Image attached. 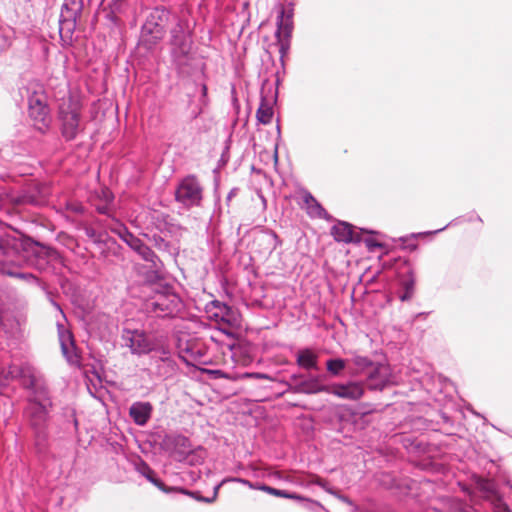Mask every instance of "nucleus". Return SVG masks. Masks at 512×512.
Here are the masks:
<instances>
[{
	"instance_id": "nucleus-1",
	"label": "nucleus",
	"mask_w": 512,
	"mask_h": 512,
	"mask_svg": "<svg viewBox=\"0 0 512 512\" xmlns=\"http://www.w3.org/2000/svg\"><path fill=\"white\" fill-rule=\"evenodd\" d=\"M52 401L49 394L39 392L36 398H28L26 414L33 433L34 450L41 460L50 458V410Z\"/></svg>"
},
{
	"instance_id": "nucleus-2",
	"label": "nucleus",
	"mask_w": 512,
	"mask_h": 512,
	"mask_svg": "<svg viewBox=\"0 0 512 512\" xmlns=\"http://www.w3.org/2000/svg\"><path fill=\"white\" fill-rule=\"evenodd\" d=\"M177 22H183V20L165 6L147 8L143 12V21L137 43L139 49H143L147 53L153 52L163 41L167 31H170L171 27L176 25Z\"/></svg>"
},
{
	"instance_id": "nucleus-3",
	"label": "nucleus",
	"mask_w": 512,
	"mask_h": 512,
	"mask_svg": "<svg viewBox=\"0 0 512 512\" xmlns=\"http://www.w3.org/2000/svg\"><path fill=\"white\" fill-rule=\"evenodd\" d=\"M145 290L151 293L143 303L144 311L153 317L174 318L183 308L180 296L174 292L170 285H156L155 282H148Z\"/></svg>"
},
{
	"instance_id": "nucleus-4",
	"label": "nucleus",
	"mask_w": 512,
	"mask_h": 512,
	"mask_svg": "<svg viewBox=\"0 0 512 512\" xmlns=\"http://www.w3.org/2000/svg\"><path fill=\"white\" fill-rule=\"evenodd\" d=\"M192 44L191 35L186 30L184 21L177 22L176 25L171 27L169 39L170 58L172 65L179 75L187 74L191 68L193 61Z\"/></svg>"
},
{
	"instance_id": "nucleus-5",
	"label": "nucleus",
	"mask_w": 512,
	"mask_h": 512,
	"mask_svg": "<svg viewBox=\"0 0 512 512\" xmlns=\"http://www.w3.org/2000/svg\"><path fill=\"white\" fill-rule=\"evenodd\" d=\"M0 253L3 255V259L0 261L4 266V274L22 279L29 283L40 285L39 279L34 274L21 272L17 267L9 266V264H19L24 258L27 257V252L23 251L22 241L8 234L1 236Z\"/></svg>"
},
{
	"instance_id": "nucleus-6",
	"label": "nucleus",
	"mask_w": 512,
	"mask_h": 512,
	"mask_svg": "<svg viewBox=\"0 0 512 512\" xmlns=\"http://www.w3.org/2000/svg\"><path fill=\"white\" fill-rule=\"evenodd\" d=\"M58 120L62 137L66 141L76 139L78 134L83 131L80 102L73 97L64 100L58 108Z\"/></svg>"
},
{
	"instance_id": "nucleus-7",
	"label": "nucleus",
	"mask_w": 512,
	"mask_h": 512,
	"mask_svg": "<svg viewBox=\"0 0 512 512\" xmlns=\"http://www.w3.org/2000/svg\"><path fill=\"white\" fill-rule=\"evenodd\" d=\"M83 10V0H64L59 17V36L62 46H71L74 41V33L77 20Z\"/></svg>"
},
{
	"instance_id": "nucleus-8",
	"label": "nucleus",
	"mask_w": 512,
	"mask_h": 512,
	"mask_svg": "<svg viewBox=\"0 0 512 512\" xmlns=\"http://www.w3.org/2000/svg\"><path fill=\"white\" fill-rule=\"evenodd\" d=\"M174 198L186 209L200 207L204 198V188L194 174H189L179 180Z\"/></svg>"
},
{
	"instance_id": "nucleus-9",
	"label": "nucleus",
	"mask_w": 512,
	"mask_h": 512,
	"mask_svg": "<svg viewBox=\"0 0 512 512\" xmlns=\"http://www.w3.org/2000/svg\"><path fill=\"white\" fill-rule=\"evenodd\" d=\"M28 93V112L33 126L40 133L45 134L51 125L52 119L47 104V97L42 90L30 91Z\"/></svg>"
},
{
	"instance_id": "nucleus-10",
	"label": "nucleus",
	"mask_w": 512,
	"mask_h": 512,
	"mask_svg": "<svg viewBox=\"0 0 512 512\" xmlns=\"http://www.w3.org/2000/svg\"><path fill=\"white\" fill-rule=\"evenodd\" d=\"M122 345L135 355H145L155 349V344L145 331L124 327L121 332Z\"/></svg>"
},
{
	"instance_id": "nucleus-11",
	"label": "nucleus",
	"mask_w": 512,
	"mask_h": 512,
	"mask_svg": "<svg viewBox=\"0 0 512 512\" xmlns=\"http://www.w3.org/2000/svg\"><path fill=\"white\" fill-rule=\"evenodd\" d=\"M51 194V187L47 183L39 182L37 180H30L19 191L15 198L18 204H31L43 205L49 195Z\"/></svg>"
},
{
	"instance_id": "nucleus-12",
	"label": "nucleus",
	"mask_w": 512,
	"mask_h": 512,
	"mask_svg": "<svg viewBox=\"0 0 512 512\" xmlns=\"http://www.w3.org/2000/svg\"><path fill=\"white\" fill-rule=\"evenodd\" d=\"M14 373H16V380L19 384L30 392L29 398H36L40 391L43 394H49L47 388L38 382L34 369L30 365H17V368H14Z\"/></svg>"
},
{
	"instance_id": "nucleus-13",
	"label": "nucleus",
	"mask_w": 512,
	"mask_h": 512,
	"mask_svg": "<svg viewBox=\"0 0 512 512\" xmlns=\"http://www.w3.org/2000/svg\"><path fill=\"white\" fill-rule=\"evenodd\" d=\"M167 451L178 461L185 460L193 451L190 439L182 434H168L163 439Z\"/></svg>"
},
{
	"instance_id": "nucleus-14",
	"label": "nucleus",
	"mask_w": 512,
	"mask_h": 512,
	"mask_svg": "<svg viewBox=\"0 0 512 512\" xmlns=\"http://www.w3.org/2000/svg\"><path fill=\"white\" fill-rule=\"evenodd\" d=\"M319 391H325L339 398L347 400H359L364 394V385L361 382L349 381L345 384H333L323 386Z\"/></svg>"
},
{
	"instance_id": "nucleus-15",
	"label": "nucleus",
	"mask_w": 512,
	"mask_h": 512,
	"mask_svg": "<svg viewBox=\"0 0 512 512\" xmlns=\"http://www.w3.org/2000/svg\"><path fill=\"white\" fill-rule=\"evenodd\" d=\"M366 381L369 389L382 390L392 383L390 367L386 364L376 363L372 370L368 371Z\"/></svg>"
},
{
	"instance_id": "nucleus-16",
	"label": "nucleus",
	"mask_w": 512,
	"mask_h": 512,
	"mask_svg": "<svg viewBox=\"0 0 512 512\" xmlns=\"http://www.w3.org/2000/svg\"><path fill=\"white\" fill-rule=\"evenodd\" d=\"M141 259L150 264V271L147 274V282H156L162 277L164 264L158 255L147 245H144L136 252Z\"/></svg>"
},
{
	"instance_id": "nucleus-17",
	"label": "nucleus",
	"mask_w": 512,
	"mask_h": 512,
	"mask_svg": "<svg viewBox=\"0 0 512 512\" xmlns=\"http://www.w3.org/2000/svg\"><path fill=\"white\" fill-rule=\"evenodd\" d=\"M40 248L39 251L34 252L29 259V264L34 266L39 271H46L51 261H56L59 258V253L56 249L44 246L39 242H33Z\"/></svg>"
},
{
	"instance_id": "nucleus-18",
	"label": "nucleus",
	"mask_w": 512,
	"mask_h": 512,
	"mask_svg": "<svg viewBox=\"0 0 512 512\" xmlns=\"http://www.w3.org/2000/svg\"><path fill=\"white\" fill-rule=\"evenodd\" d=\"M58 336L63 356L70 364L78 362V356L75 353V344L72 333L67 330L63 323L57 321Z\"/></svg>"
},
{
	"instance_id": "nucleus-19",
	"label": "nucleus",
	"mask_w": 512,
	"mask_h": 512,
	"mask_svg": "<svg viewBox=\"0 0 512 512\" xmlns=\"http://www.w3.org/2000/svg\"><path fill=\"white\" fill-rule=\"evenodd\" d=\"M153 406L148 401L133 402L129 408V416L137 426H145L150 421Z\"/></svg>"
},
{
	"instance_id": "nucleus-20",
	"label": "nucleus",
	"mask_w": 512,
	"mask_h": 512,
	"mask_svg": "<svg viewBox=\"0 0 512 512\" xmlns=\"http://www.w3.org/2000/svg\"><path fill=\"white\" fill-rule=\"evenodd\" d=\"M298 204L305 209L310 217L328 219V214L321 204L308 191L300 192Z\"/></svg>"
},
{
	"instance_id": "nucleus-21",
	"label": "nucleus",
	"mask_w": 512,
	"mask_h": 512,
	"mask_svg": "<svg viewBox=\"0 0 512 512\" xmlns=\"http://www.w3.org/2000/svg\"><path fill=\"white\" fill-rule=\"evenodd\" d=\"M277 30L275 37L279 44V53L282 64L285 65L286 58L288 57V17L285 19V11L282 9L277 21Z\"/></svg>"
},
{
	"instance_id": "nucleus-22",
	"label": "nucleus",
	"mask_w": 512,
	"mask_h": 512,
	"mask_svg": "<svg viewBox=\"0 0 512 512\" xmlns=\"http://www.w3.org/2000/svg\"><path fill=\"white\" fill-rule=\"evenodd\" d=\"M210 305L215 309V311L213 312L212 309H210L209 312L211 313V317L216 321L230 324L234 320V310L228 304L218 300H213Z\"/></svg>"
},
{
	"instance_id": "nucleus-23",
	"label": "nucleus",
	"mask_w": 512,
	"mask_h": 512,
	"mask_svg": "<svg viewBox=\"0 0 512 512\" xmlns=\"http://www.w3.org/2000/svg\"><path fill=\"white\" fill-rule=\"evenodd\" d=\"M136 470L150 483H152L154 486H156L159 490L163 491L164 493H170L176 490L175 488L167 487L159 478H157L154 470L146 462L141 460L136 465Z\"/></svg>"
},
{
	"instance_id": "nucleus-24",
	"label": "nucleus",
	"mask_w": 512,
	"mask_h": 512,
	"mask_svg": "<svg viewBox=\"0 0 512 512\" xmlns=\"http://www.w3.org/2000/svg\"><path fill=\"white\" fill-rule=\"evenodd\" d=\"M331 234L338 242H351L355 240L352 226L347 222H338L332 227Z\"/></svg>"
},
{
	"instance_id": "nucleus-25",
	"label": "nucleus",
	"mask_w": 512,
	"mask_h": 512,
	"mask_svg": "<svg viewBox=\"0 0 512 512\" xmlns=\"http://www.w3.org/2000/svg\"><path fill=\"white\" fill-rule=\"evenodd\" d=\"M145 237H147L148 240L153 243L157 250L166 252L171 257H176L178 255V248L172 245L171 242L165 240L159 234H153L152 236L145 234Z\"/></svg>"
},
{
	"instance_id": "nucleus-26",
	"label": "nucleus",
	"mask_w": 512,
	"mask_h": 512,
	"mask_svg": "<svg viewBox=\"0 0 512 512\" xmlns=\"http://www.w3.org/2000/svg\"><path fill=\"white\" fill-rule=\"evenodd\" d=\"M274 115L273 107L265 97H261L260 105L256 112L257 121L263 125L270 124Z\"/></svg>"
},
{
	"instance_id": "nucleus-27",
	"label": "nucleus",
	"mask_w": 512,
	"mask_h": 512,
	"mask_svg": "<svg viewBox=\"0 0 512 512\" xmlns=\"http://www.w3.org/2000/svg\"><path fill=\"white\" fill-rule=\"evenodd\" d=\"M317 354L311 349H302L297 354V364L304 369H317Z\"/></svg>"
},
{
	"instance_id": "nucleus-28",
	"label": "nucleus",
	"mask_w": 512,
	"mask_h": 512,
	"mask_svg": "<svg viewBox=\"0 0 512 512\" xmlns=\"http://www.w3.org/2000/svg\"><path fill=\"white\" fill-rule=\"evenodd\" d=\"M109 229L127 245L128 242L131 241V239L135 236L132 232L129 231L127 226L119 220H113V223L109 225Z\"/></svg>"
},
{
	"instance_id": "nucleus-29",
	"label": "nucleus",
	"mask_w": 512,
	"mask_h": 512,
	"mask_svg": "<svg viewBox=\"0 0 512 512\" xmlns=\"http://www.w3.org/2000/svg\"><path fill=\"white\" fill-rule=\"evenodd\" d=\"M353 364L356 367L357 373H364L367 377L368 371L372 370V367L376 364L371 361L368 357L356 355L352 359Z\"/></svg>"
},
{
	"instance_id": "nucleus-30",
	"label": "nucleus",
	"mask_w": 512,
	"mask_h": 512,
	"mask_svg": "<svg viewBox=\"0 0 512 512\" xmlns=\"http://www.w3.org/2000/svg\"><path fill=\"white\" fill-rule=\"evenodd\" d=\"M85 234L94 243H104L106 245L116 244L115 240L110 238L108 235L98 232L96 229H94L92 227H87L85 229Z\"/></svg>"
},
{
	"instance_id": "nucleus-31",
	"label": "nucleus",
	"mask_w": 512,
	"mask_h": 512,
	"mask_svg": "<svg viewBox=\"0 0 512 512\" xmlns=\"http://www.w3.org/2000/svg\"><path fill=\"white\" fill-rule=\"evenodd\" d=\"M14 368H17L16 364H11L8 367L0 369V388L7 387L12 381L16 380V373Z\"/></svg>"
},
{
	"instance_id": "nucleus-32",
	"label": "nucleus",
	"mask_w": 512,
	"mask_h": 512,
	"mask_svg": "<svg viewBox=\"0 0 512 512\" xmlns=\"http://www.w3.org/2000/svg\"><path fill=\"white\" fill-rule=\"evenodd\" d=\"M255 240L257 242H259V244L261 245H265L266 246V250L267 251H272L273 249L276 248V244H277V236L276 234L272 233V232H264V233H260L256 238Z\"/></svg>"
},
{
	"instance_id": "nucleus-33",
	"label": "nucleus",
	"mask_w": 512,
	"mask_h": 512,
	"mask_svg": "<svg viewBox=\"0 0 512 512\" xmlns=\"http://www.w3.org/2000/svg\"><path fill=\"white\" fill-rule=\"evenodd\" d=\"M346 367V361L340 358L329 359L326 362V368L329 373L334 376L339 375Z\"/></svg>"
},
{
	"instance_id": "nucleus-34",
	"label": "nucleus",
	"mask_w": 512,
	"mask_h": 512,
	"mask_svg": "<svg viewBox=\"0 0 512 512\" xmlns=\"http://www.w3.org/2000/svg\"><path fill=\"white\" fill-rule=\"evenodd\" d=\"M289 498L290 499L299 500V501H303L304 502V506L306 508H308L309 510L314 511V512H318L319 510L324 509L323 506L319 502L311 500V499L302 498V497H300L299 495H297L295 493H290Z\"/></svg>"
},
{
	"instance_id": "nucleus-35",
	"label": "nucleus",
	"mask_w": 512,
	"mask_h": 512,
	"mask_svg": "<svg viewBox=\"0 0 512 512\" xmlns=\"http://www.w3.org/2000/svg\"><path fill=\"white\" fill-rule=\"evenodd\" d=\"M415 276L412 269H410L405 278L402 280V286L405 291H411V293L414 292V286H415Z\"/></svg>"
},
{
	"instance_id": "nucleus-36",
	"label": "nucleus",
	"mask_w": 512,
	"mask_h": 512,
	"mask_svg": "<svg viewBox=\"0 0 512 512\" xmlns=\"http://www.w3.org/2000/svg\"><path fill=\"white\" fill-rule=\"evenodd\" d=\"M260 490L276 497L288 498V491L286 490L276 489L268 485H261Z\"/></svg>"
},
{
	"instance_id": "nucleus-37",
	"label": "nucleus",
	"mask_w": 512,
	"mask_h": 512,
	"mask_svg": "<svg viewBox=\"0 0 512 512\" xmlns=\"http://www.w3.org/2000/svg\"><path fill=\"white\" fill-rule=\"evenodd\" d=\"M126 7V1L125 0H113L109 4V10L116 12L118 14H121L124 12Z\"/></svg>"
},
{
	"instance_id": "nucleus-38",
	"label": "nucleus",
	"mask_w": 512,
	"mask_h": 512,
	"mask_svg": "<svg viewBox=\"0 0 512 512\" xmlns=\"http://www.w3.org/2000/svg\"><path fill=\"white\" fill-rule=\"evenodd\" d=\"M220 485L221 484H218V485H216L214 487V491H213L212 497L195 496V499H197L198 501H201V502H205V503H212L213 501H215V499H216V497L218 495V491H219Z\"/></svg>"
},
{
	"instance_id": "nucleus-39",
	"label": "nucleus",
	"mask_w": 512,
	"mask_h": 512,
	"mask_svg": "<svg viewBox=\"0 0 512 512\" xmlns=\"http://www.w3.org/2000/svg\"><path fill=\"white\" fill-rule=\"evenodd\" d=\"M144 245V242L138 238L137 236H134L131 241L128 242V246L136 253L140 248Z\"/></svg>"
},
{
	"instance_id": "nucleus-40",
	"label": "nucleus",
	"mask_w": 512,
	"mask_h": 512,
	"mask_svg": "<svg viewBox=\"0 0 512 512\" xmlns=\"http://www.w3.org/2000/svg\"><path fill=\"white\" fill-rule=\"evenodd\" d=\"M46 295H47V298H48L49 302L52 304V306H53L57 311H59V313L61 314V316H62L63 320H66V316H65V314H64V312H63V310H62V308H61L60 304H59V303H57V302L54 300L52 293H51L50 291H46Z\"/></svg>"
},
{
	"instance_id": "nucleus-41",
	"label": "nucleus",
	"mask_w": 512,
	"mask_h": 512,
	"mask_svg": "<svg viewBox=\"0 0 512 512\" xmlns=\"http://www.w3.org/2000/svg\"><path fill=\"white\" fill-rule=\"evenodd\" d=\"M493 511L494 512H512L510 510V508L508 507V505L500 500H498L496 503H494Z\"/></svg>"
},
{
	"instance_id": "nucleus-42",
	"label": "nucleus",
	"mask_w": 512,
	"mask_h": 512,
	"mask_svg": "<svg viewBox=\"0 0 512 512\" xmlns=\"http://www.w3.org/2000/svg\"><path fill=\"white\" fill-rule=\"evenodd\" d=\"M106 17H107L108 20H110L115 25H118L120 23V21H121L120 14H118L116 12H113L111 10H109L107 12Z\"/></svg>"
},
{
	"instance_id": "nucleus-43",
	"label": "nucleus",
	"mask_w": 512,
	"mask_h": 512,
	"mask_svg": "<svg viewBox=\"0 0 512 512\" xmlns=\"http://www.w3.org/2000/svg\"><path fill=\"white\" fill-rule=\"evenodd\" d=\"M316 483H317L319 486H321V487H322L326 492H328L329 494L336 495V490H334L333 488H331L330 486H328V484H327L325 481H323V480H321V479L317 478Z\"/></svg>"
},
{
	"instance_id": "nucleus-44",
	"label": "nucleus",
	"mask_w": 512,
	"mask_h": 512,
	"mask_svg": "<svg viewBox=\"0 0 512 512\" xmlns=\"http://www.w3.org/2000/svg\"><path fill=\"white\" fill-rule=\"evenodd\" d=\"M207 91H208L207 85L203 83L201 85V98H200V102L203 105L207 104Z\"/></svg>"
},
{
	"instance_id": "nucleus-45",
	"label": "nucleus",
	"mask_w": 512,
	"mask_h": 512,
	"mask_svg": "<svg viewBox=\"0 0 512 512\" xmlns=\"http://www.w3.org/2000/svg\"><path fill=\"white\" fill-rule=\"evenodd\" d=\"M96 210H97V212H98V213H100V214H103V215H109V210H110V208H109L108 204L106 203V204H104V205H99V206H97V207H96Z\"/></svg>"
},
{
	"instance_id": "nucleus-46",
	"label": "nucleus",
	"mask_w": 512,
	"mask_h": 512,
	"mask_svg": "<svg viewBox=\"0 0 512 512\" xmlns=\"http://www.w3.org/2000/svg\"><path fill=\"white\" fill-rule=\"evenodd\" d=\"M238 192H239V189H238V188H236V187L232 188V189L229 191V193H228V195H227V197H226V203H227L228 205H229L230 201L232 200V198H233V197H235V196L238 194Z\"/></svg>"
},
{
	"instance_id": "nucleus-47",
	"label": "nucleus",
	"mask_w": 512,
	"mask_h": 512,
	"mask_svg": "<svg viewBox=\"0 0 512 512\" xmlns=\"http://www.w3.org/2000/svg\"><path fill=\"white\" fill-rule=\"evenodd\" d=\"M232 481L242 483L243 485H246L251 489H253V486H254V482H251V481H249L247 479H243V478H233Z\"/></svg>"
},
{
	"instance_id": "nucleus-48",
	"label": "nucleus",
	"mask_w": 512,
	"mask_h": 512,
	"mask_svg": "<svg viewBox=\"0 0 512 512\" xmlns=\"http://www.w3.org/2000/svg\"><path fill=\"white\" fill-rule=\"evenodd\" d=\"M232 481L242 483L243 485H246L251 489H253V486H254V482H251V481H249L247 479H243V478H233Z\"/></svg>"
},
{
	"instance_id": "nucleus-49",
	"label": "nucleus",
	"mask_w": 512,
	"mask_h": 512,
	"mask_svg": "<svg viewBox=\"0 0 512 512\" xmlns=\"http://www.w3.org/2000/svg\"><path fill=\"white\" fill-rule=\"evenodd\" d=\"M334 496L337 497L340 501L346 503L347 505H350V506L353 505L352 501L347 496L341 495L337 491H336V495H334Z\"/></svg>"
},
{
	"instance_id": "nucleus-50",
	"label": "nucleus",
	"mask_w": 512,
	"mask_h": 512,
	"mask_svg": "<svg viewBox=\"0 0 512 512\" xmlns=\"http://www.w3.org/2000/svg\"><path fill=\"white\" fill-rule=\"evenodd\" d=\"M413 293H411V291H405L401 296H400V299L401 301H407L409 300L411 297H412Z\"/></svg>"
},
{
	"instance_id": "nucleus-51",
	"label": "nucleus",
	"mask_w": 512,
	"mask_h": 512,
	"mask_svg": "<svg viewBox=\"0 0 512 512\" xmlns=\"http://www.w3.org/2000/svg\"><path fill=\"white\" fill-rule=\"evenodd\" d=\"M73 211H75L77 213H81L83 211L82 206H80V205L74 206Z\"/></svg>"
},
{
	"instance_id": "nucleus-52",
	"label": "nucleus",
	"mask_w": 512,
	"mask_h": 512,
	"mask_svg": "<svg viewBox=\"0 0 512 512\" xmlns=\"http://www.w3.org/2000/svg\"><path fill=\"white\" fill-rule=\"evenodd\" d=\"M178 491L181 492V493H184V494H188V495H193L194 496V493L189 492V491L184 490V489H178Z\"/></svg>"
},
{
	"instance_id": "nucleus-53",
	"label": "nucleus",
	"mask_w": 512,
	"mask_h": 512,
	"mask_svg": "<svg viewBox=\"0 0 512 512\" xmlns=\"http://www.w3.org/2000/svg\"><path fill=\"white\" fill-rule=\"evenodd\" d=\"M261 485H262L261 483L255 482L254 486H253V489L260 490Z\"/></svg>"
},
{
	"instance_id": "nucleus-54",
	"label": "nucleus",
	"mask_w": 512,
	"mask_h": 512,
	"mask_svg": "<svg viewBox=\"0 0 512 512\" xmlns=\"http://www.w3.org/2000/svg\"><path fill=\"white\" fill-rule=\"evenodd\" d=\"M73 422H74L75 429H77L78 421H77V419L75 417L73 418Z\"/></svg>"
},
{
	"instance_id": "nucleus-55",
	"label": "nucleus",
	"mask_w": 512,
	"mask_h": 512,
	"mask_svg": "<svg viewBox=\"0 0 512 512\" xmlns=\"http://www.w3.org/2000/svg\"><path fill=\"white\" fill-rule=\"evenodd\" d=\"M445 228H446V226H445V227H443V228H440V229H438V230H436V231H434L433 233L441 232V231H443Z\"/></svg>"
},
{
	"instance_id": "nucleus-56",
	"label": "nucleus",
	"mask_w": 512,
	"mask_h": 512,
	"mask_svg": "<svg viewBox=\"0 0 512 512\" xmlns=\"http://www.w3.org/2000/svg\"><path fill=\"white\" fill-rule=\"evenodd\" d=\"M410 248H411V249H415V248H416V245H415V244H413V245H411V246H410Z\"/></svg>"
}]
</instances>
